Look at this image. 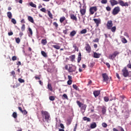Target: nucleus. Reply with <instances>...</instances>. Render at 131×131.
Returning <instances> with one entry per match:
<instances>
[{
  "label": "nucleus",
  "mask_w": 131,
  "mask_h": 131,
  "mask_svg": "<svg viewBox=\"0 0 131 131\" xmlns=\"http://www.w3.org/2000/svg\"><path fill=\"white\" fill-rule=\"evenodd\" d=\"M83 9H80V12L82 16H83V15H85V12H86L85 6H83Z\"/></svg>",
  "instance_id": "11"
},
{
  "label": "nucleus",
  "mask_w": 131,
  "mask_h": 131,
  "mask_svg": "<svg viewBox=\"0 0 131 131\" xmlns=\"http://www.w3.org/2000/svg\"><path fill=\"white\" fill-rule=\"evenodd\" d=\"M101 4H106L107 3V0H102L101 1Z\"/></svg>",
  "instance_id": "47"
},
{
  "label": "nucleus",
  "mask_w": 131,
  "mask_h": 131,
  "mask_svg": "<svg viewBox=\"0 0 131 131\" xmlns=\"http://www.w3.org/2000/svg\"><path fill=\"white\" fill-rule=\"evenodd\" d=\"M7 16L9 19H12V13L11 12H7Z\"/></svg>",
  "instance_id": "23"
},
{
  "label": "nucleus",
  "mask_w": 131,
  "mask_h": 131,
  "mask_svg": "<svg viewBox=\"0 0 131 131\" xmlns=\"http://www.w3.org/2000/svg\"><path fill=\"white\" fill-rule=\"evenodd\" d=\"M53 47L56 50H60V48H61L59 45H53Z\"/></svg>",
  "instance_id": "32"
},
{
  "label": "nucleus",
  "mask_w": 131,
  "mask_h": 131,
  "mask_svg": "<svg viewBox=\"0 0 131 131\" xmlns=\"http://www.w3.org/2000/svg\"><path fill=\"white\" fill-rule=\"evenodd\" d=\"M73 47L75 49V51L78 52V48L76 46V44H74Z\"/></svg>",
  "instance_id": "34"
},
{
  "label": "nucleus",
  "mask_w": 131,
  "mask_h": 131,
  "mask_svg": "<svg viewBox=\"0 0 131 131\" xmlns=\"http://www.w3.org/2000/svg\"><path fill=\"white\" fill-rule=\"evenodd\" d=\"M102 126H103V127H107V123H102Z\"/></svg>",
  "instance_id": "48"
},
{
  "label": "nucleus",
  "mask_w": 131,
  "mask_h": 131,
  "mask_svg": "<svg viewBox=\"0 0 131 131\" xmlns=\"http://www.w3.org/2000/svg\"><path fill=\"white\" fill-rule=\"evenodd\" d=\"M80 61H81V53H79L78 58H77V62L78 63H80Z\"/></svg>",
  "instance_id": "15"
},
{
  "label": "nucleus",
  "mask_w": 131,
  "mask_h": 131,
  "mask_svg": "<svg viewBox=\"0 0 131 131\" xmlns=\"http://www.w3.org/2000/svg\"><path fill=\"white\" fill-rule=\"evenodd\" d=\"M93 20H94L95 23H96V24L98 27V26H99V24H100L101 23V19H98L96 18H94Z\"/></svg>",
  "instance_id": "13"
},
{
  "label": "nucleus",
  "mask_w": 131,
  "mask_h": 131,
  "mask_svg": "<svg viewBox=\"0 0 131 131\" xmlns=\"http://www.w3.org/2000/svg\"><path fill=\"white\" fill-rule=\"evenodd\" d=\"M77 104L79 108H81V112L84 113L85 109H86V105L81 103L79 101H77Z\"/></svg>",
  "instance_id": "2"
},
{
  "label": "nucleus",
  "mask_w": 131,
  "mask_h": 131,
  "mask_svg": "<svg viewBox=\"0 0 131 131\" xmlns=\"http://www.w3.org/2000/svg\"><path fill=\"white\" fill-rule=\"evenodd\" d=\"M49 99L50 100V101H55V97L51 96L49 97Z\"/></svg>",
  "instance_id": "36"
},
{
  "label": "nucleus",
  "mask_w": 131,
  "mask_h": 131,
  "mask_svg": "<svg viewBox=\"0 0 131 131\" xmlns=\"http://www.w3.org/2000/svg\"><path fill=\"white\" fill-rule=\"evenodd\" d=\"M118 128L119 129V130H120V131H124V129H123V128H122V127L120 126H119L118 127Z\"/></svg>",
  "instance_id": "38"
},
{
  "label": "nucleus",
  "mask_w": 131,
  "mask_h": 131,
  "mask_svg": "<svg viewBox=\"0 0 131 131\" xmlns=\"http://www.w3.org/2000/svg\"><path fill=\"white\" fill-rule=\"evenodd\" d=\"M97 11H98V8L96 6L92 7L90 8V12L91 15H94L95 12H97Z\"/></svg>",
  "instance_id": "6"
},
{
  "label": "nucleus",
  "mask_w": 131,
  "mask_h": 131,
  "mask_svg": "<svg viewBox=\"0 0 131 131\" xmlns=\"http://www.w3.org/2000/svg\"><path fill=\"white\" fill-rule=\"evenodd\" d=\"M86 51L88 52V53H91V46L89 44H86L85 47Z\"/></svg>",
  "instance_id": "12"
},
{
  "label": "nucleus",
  "mask_w": 131,
  "mask_h": 131,
  "mask_svg": "<svg viewBox=\"0 0 131 131\" xmlns=\"http://www.w3.org/2000/svg\"><path fill=\"white\" fill-rule=\"evenodd\" d=\"M48 16L51 18V19H53V14L51 13V11H49L48 12Z\"/></svg>",
  "instance_id": "30"
},
{
  "label": "nucleus",
  "mask_w": 131,
  "mask_h": 131,
  "mask_svg": "<svg viewBox=\"0 0 131 131\" xmlns=\"http://www.w3.org/2000/svg\"><path fill=\"white\" fill-rule=\"evenodd\" d=\"M90 126L91 128H96V127H97V124L96 122H93L91 124Z\"/></svg>",
  "instance_id": "18"
},
{
  "label": "nucleus",
  "mask_w": 131,
  "mask_h": 131,
  "mask_svg": "<svg viewBox=\"0 0 131 131\" xmlns=\"http://www.w3.org/2000/svg\"><path fill=\"white\" fill-rule=\"evenodd\" d=\"M41 43L42 45H43V46H46L47 43V41L46 39H42L41 40Z\"/></svg>",
  "instance_id": "28"
},
{
  "label": "nucleus",
  "mask_w": 131,
  "mask_h": 131,
  "mask_svg": "<svg viewBox=\"0 0 131 131\" xmlns=\"http://www.w3.org/2000/svg\"><path fill=\"white\" fill-rule=\"evenodd\" d=\"M94 42H99V38H97L93 40Z\"/></svg>",
  "instance_id": "51"
},
{
  "label": "nucleus",
  "mask_w": 131,
  "mask_h": 131,
  "mask_svg": "<svg viewBox=\"0 0 131 131\" xmlns=\"http://www.w3.org/2000/svg\"><path fill=\"white\" fill-rule=\"evenodd\" d=\"M63 98H65V99H67V100H68V96H67V95L63 94Z\"/></svg>",
  "instance_id": "54"
},
{
  "label": "nucleus",
  "mask_w": 131,
  "mask_h": 131,
  "mask_svg": "<svg viewBox=\"0 0 131 131\" xmlns=\"http://www.w3.org/2000/svg\"><path fill=\"white\" fill-rule=\"evenodd\" d=\"M68 32L67 30H63V33L65 34H67Z\"/></svg>",
  "instance_id": "64"
},
{
  "label": "nucleus",
  "mask_w": 131,
  "mask_h": 131,
  "mask_svg": "<svg viewBox=\"0 0 131 131\" xmlns=\"http://www.w3.org/2000/svg\"><path fill=\"white\" fill-rule=\"evenodd\" d=\"M83 120H84V121H88V122H90V121H91V119L86 117H84L83 118Z\"/></svg>",
  "instance_id": "20"
},
{
  "label": "nucleus",
  "mask_w": 131,
  "mask_h": 131,
  "mask_svg": "<svg viewBox=\"0 0 131 131\" xmlns=\"http://www.w3.org/2000/svg\"><path fill=\"white\" fill-rule=\"evenodd\" d=\"M104 100L105 101V102H108V101H109V98L107 97H105L104 98Z\"/></svg>",
  "instance_id": "49"
},
{
  "label": "nucleus",
  "mask_w": 131,
  "mask_h": 131,
  "mask_svg": "<svg viewBox=\"0 0 131 131\" xmlns=\"http://www.w3.org/2000/svg\"><path fill=\"white\" fill-rule=\"evenodd\" d=\"M73 89H74V90H76V91H79V89L78 88L77 85H76V84H73Z\"/></svg>",
  "instance_id": "29"
},
{
  "label": "nucleus",
  "mask_w": 131,
  "mask_h": 131,
  "mask_svg": "<svg viewBox=\"0 0 131 131\" xmlns=\"http://www.w3.org/2000/svg\"><path fill=\"white\" fill-rule=\"evenodd\" d=\"M72 83V81L71 80H69L68 81V84H69V85H70Z\"/></svg>",
  "instance_id": "50"
},
{
  "label": "nucleus",
  "mask_w": 131,
  "mask_h": 131,
  "mask_svg": "<svg viewBox=\"0 0 131 131\" xmlns=\"http://www.w3.org/2000/svg\"><path fill=\"white\" fill-rule=\"evenodd\" d=\"M29 33H30V35H31V36L33 34L32 30L30 28H29Z\"/></svg>",
  "instance_id": "41"
},
{
  "label": "nucleus",
  "mask_w": 131,
  "mask_h": 131,
  "mask_svg": "<svg viewBox=\"0 0 131 131\" xmlns=\"http://www.w3.org/2000/svg\"><path fill=\"white\" fill-rule=\"evenodd\" d=\"M100 54H98V53H97L96 52H95L94 53V58H100Z\"/></svg>",
  "instance_id": "21"
},
{
  "label": "nucleus",
  "mask_w": 131,
  "mask_h": 131,
  "mask_svg": "<svg viewBox=\"0 0 131 131\" xmlns=\"http://www.w3.org/2000/svg\"><path fill=\"white\" fill-rule=\"evenodd\" d=\"M120 12V7L117 6L115 7L113 11V15L115 16V15H117Z\"/></svg>",
  "instance_id": "4"
},
{
  "label": "nucleus",
  "mask_w": 131,
  "mask_h": 131,
  "mask_svg": "<svg viewBox=\"0 0 131 131\" xmlns=\"http://www.w3.org/2000/svg\"><path fill=\"white\" fill-rule=\"evenodd\" d=\"M28 19L29 20V21H30V22H31V23H33L34 20H33V18H32V17L28 16Z\"/></svg>",
  "instance_id": "25"
},
{
  "label": "nucleus",
  "mask_w": 131,
  "mask_h": 131,
  "mask_svg": "<svg viewBox=\"0 0 131 131\" xmlns=\"http://www.w3.org/2000/svg\"><path fill=\"white\" fill-rule=\"evenodd\" d=\"M102 77L103 78V81L105 82H107L108 80H109V77L106 73L102 74Z\"/></svg>",
  "instance_id": "9"
},
{
  "label": "nucleus",
  "mask_w": 131,
  "mask_h": 131,
  "mask_svg": "<svg viewBox=\"0 0 131 131\" xmlns=\"http://www.w3.org/2000/svg\"><path fill=\"white\" fill-rule=\"evenodd\" d=\"M127 67H128V68H129L130 69H131V64H130V63H129V64L127 65Z\"/></svg>",
  "instance_id": "63"
},
{
  "label": "nucleus",
  "mask_w": 131,
  "mask_h": 131,
  "mask_svg": "<svg viewBox=\"0 0 131 131\" xmlns=\"http://www.w3.org/2000/svg\"><path fill=\"white\" fill-rule=\"evenodd\" d=\"M70 17L72 20H75V21L77 20V18L76 17V16L74 15V14H71L70 15Z\"/></svg>",
  "instance_id": "16"
},
{
  "label": "nucleus",
  "mask_w": 131,
  "mask_h": 131,
  "mask_svg": "<svg viewBox=\"0 0 131 131\" xmlns=\"http://www.w3.org/2000/svg\"><path fill=\"white\" fill-rule=\"evenodd\" d=\"M21 113H23V114H24V115H26V114H27V111H26V110H24L21 112Z\"/></svg>",
  "instance_id": "52"
},
{
  "label": "nucleus",
  "mask_w": 131,
  "mask_h": 131,
  "mask_svg": "<svg viewBox=\"0 0 131 131\" xmlns=\"http://www.w3.org/2000/svg\"><path fill=\"white\" fill-rule=\"evenodd\" d=\"M100 93H101L100 91H95L94 92L93 94L95 98H97V97H98L99 95H100Z\"/></svg>",
  "instance_id": "14"
},
{
  "label": "nucleus",
  "mask_w": 131,
  "mask_h": 131,
  "mask_svg": "<svg viewBox=\"0 0 131 131\" xmlns=\"http://www.w3.org/2000/svg\"><path fill=\"white\" fill-rule=\"evenodd\" d=\"M122 41L123 43H126V42H127V40H126L125 38L122 39Z\"/></svg>",
  "instance_id": "46"
},
{
  "label": "nucleus",
  "mask_w": 131,
  "mask_h": 131,
  "mask_svg": "<svg viewBox=\"0 0 131 131\" xmlns=\"http://www.w3.org/2000/svg\"><path fill=\"white\" fill-rule=\"evenodd\" d=\"M18 80L19 82H20V83H23V82H25V80L21 78H18Z\"/></svg>",
  "instance_id": "35"
},
{
  "label": "nucleus",
  "mask_w": 131,
  "mask_h": 131,
  "mask_svg": "<svg viewBox=\"0 0 131 131\" xmlns=\"http://www.w3.org/2000/svg\"><path fill=\"white\" fill-rule=\"evenodd\" d=\"M106 11H108V12L111 11V8L109 6H107L106 7Z\"/></svg>",
  "instance_id": "45"
},
{
  "label": "nucleus",
  "mask_w": 131,
  "mask_h": 131,
  "mask_svg": "<svg viewBox=\"0 0 131 131\" xmlns=\"http://www.w3.org/2000/svg\"><path fill=\"white\" fill-rule=\"evenodd\" d=\"M16 41L17 43H20V38H17L16 39Z\"/></svg>",
  "instance_id": "53"
},
{
  "label": "nucleus",
  "mask_w": 131,
  "mask_h": 131,
  "mask_svg": "<svg viewBox=\"0 0 131 131\" xmlns=\"http://www.w3.org/2000/svg\"><path fill=\"white\" fill-rule=\"evenodd\" d=\"M67 124H71V120H67Z\"/></svg>",
  "instance_id": "56"
},
{
  "label": "nucleus",
  "mask_w": 131,
  "mask_h": 131,
  "mask_svg": "<svg viewBox=\"0 0 131 131\" xmlns=\"http://www.w3.org/2000/svg\"><path fill=\"white\" fill-rule=\"evenodd\" d=\"M68 71L70 72H73L75 71L73 69V68H72V67H69Z\"/></svg>",
  "instance_id": "31"
},
{
  "label": "nucleus",
  "mask_w": 131,
  "mask_h": 131,
  "mask_svg": "<svg viewBox=\"0 0 131 131\" xmlns=\"http://www.w3.org/2000/svg\"><path fill=\"white\" fill-rule=\"evenodd\" d=\"M40 11H41V12H43L44 13H46V9L45 8H42L40 9Z\"/></svg>",
  "instance_id": "57"
},
{
  "label": "nucleus",
  "mask_w": 131,
  "mask_h": 131,
  "mask_svg": "<svg viewBox=\"0 0 131 131\" xmlns=\"http://www.w3.org/2000/svg\"><path fill=\"white\" fill-rule=\"evenodd\" d=\"M110 3H111V6L113 7V6H115L116 5H118V2L116 0H110Z\"/></svg>",
  "instance_id": "10"
},
{
  "label": "nucleus",
  "mask_w": 131,
  "mask_h": 131,
  "mask_svg": "<svg viewBox=\"0 0 131 131\" xmlns=\"http://www.w3.org/2000/svg\"><path fill=\"white\" fill-rule=\"evenodd\" d=\"M41 115L43 122H44L45 123H49V122H51V116L48 112L42 111Z\"/></svg>",
  "instance_id": "1"
},
{
  "label": "nucleus",
  "mask_w": 131,
  "mask_h": 131,
  "mask_svg": "<svg viewBox=\"0 0 131 131\" xmlns=\"http://www.w3.org/2000/svg\"><path fill=\"white\" fill-rule=\"evenodd\" d=\"M75 59V55H73L71 56V59L72 61H74V59Z\"/></svg>",
  "instance_id": "40"
},
{
  "label": "nucleus",
  "mask_w": 131,
  "mask_h": 131,
  "mask_svg": "<svg viewBox=\"0 0 131 131\" xmlns=\"http://www.w3.org/2000/svg\"><path fill=\"white\" fill-rule=\"evenodd\" d=\"M21 29L22 31H24V30H25V25H23Z\"/></svg>",
  "instance_id": "44"
},
{
  "label": "nucleus",
  "mask_w": 131,
  "mask_h": 131,
  "mask_svg": "<svg viewBox=\"0 0 131 131\" xmlns=\"http://www.w3.org/2000/svg\"><path fill=\"white\" fill-rule=\"evenodd\" d=\"M86 32H88L86 29H83L80 31L81 34H84L86 33Z\"/></svg>",
  "instance_id": "22"
},
{
  "label": "nucleus",
  "mask_w": 131,
  "mask_h": 131,
  "mask_svg": "<svg viewBox=\"0 0 131 131\" xmlns=\"http://www.w3.org/2000/svg\"><path fill=\"white\" fill-rule=\"evenodd\" d=\"M11 22L13 23V24H16L17 23L16 19H15L14 18H12Z\"/></svg>",
  "instance_id": "39"
},
{
  "label": "nucleus",
  "mask_w": 131,
  "mask_h": 131,
  "mask_svg": "<svg viewBox=\"0 0 131 131\" xmlns=\"http://www.w3.org/2000/svg\"><path fill=\"white\" fill-rule=\"evenodd\" d=\"M118 55H119V52L115 51L113 54H110L108 59H110V60H114Z\"/></svg>",
  "instance_id": "3"
},
{
  "label": "nucleus",
  "mask_w": 131,
  "mask_h": 131,
  "mask_svg": "<svg viewBox=\"0 0 131 131\" xmlns=\"http://www.w3.org/2000/svg\"><path fill=\"white\" fill-rule=\"evenodd\" d=\"M53 25L55 26V27H58V26H59V25L57 24L56 22L53 23Z\"/></svg>",
  "instance_id": "55"
},
{
  "label": "nucleus",
  "mask_w": 131,
  "mask_h": 131,
  "mask_svg": "<svg viewBox=\"0 0 131 131\" xmlns=\"http://www.w3.org/2000/svg\"><path fill=\"white\" fill-rule=\"evenodd\" d=\"M12 61H16V60H17V56H13L12 58Z\"/></svg>",
  "instance_id": "43"
},
{
  "label": "nucleus",
  "mask_w": 131,
  "mask_h": 131,
  "mask_svg": "<svg viewBox=\"0 0 131 131\" xmlns=\"http://www.w3.org/2000/svg\"><path fill=\"white\" fill-rule=\"evenodd\" d=\"M106 26L107 29H111L112 26H113V23H112V20H108L106 24Z\"/></svg>",
  "instance_id": "8"
},
{
  "label": "nucleus",
  "mask_w": 131,
  "mask_h": 131,
  "mask_svg": "<svg viewBox=\"0 0 131 131\" xmlns=\"http://www.w3.org/2000/svg\"><path fill=\"white\" fill-rule=\"evenodd\" d=\"M41 53L43 57H47V53H46L45 51H41Z\"/></svg>",
  "instance_id": "42"
},
{
  "label": "nucleus",
  "mask_w": 131,
  "mask_h": 131,
  "mask_svg": "<svg viewBox=\"0 0 131 131\" xmlns=\"http://www.w3.org/2000/svg\"><path fill=\"white\" fill-rule=\"evenodd\" d=\"M64 20H66V17L63 16L60 18V23H63L64 22Z\"/></svg>",
  "instance_id": "26"
},
{
  "label": "nucleus",
  "mask_w": 131,
  "mask_h": 131,
  "mask_svg": "<svg viewBox=\"0 0 131 131\" xmlns=\"http://www.w3.org/2000/svg\"><path fill=\"white\" fill-rule=\"evenodd\" d=\"M106 65L108 67V68H110V64L109 63L106 62Z\"/></svg>",
  "instance_id": "60"
},
{
  "label": "nucleus",
  "mask_w": 131,
  "mask_h": 131,
  "mask_svg": "<svg viewBox=\"0 0 131 131\" xmlns=\"http://www.w3.org/2000/svg\"><path fill=\"white\" fill-rule=\"evenodd\" d=\"M118 4H119L120 6H121L122 7H128V3L126 2L124 3L122 0H118Z\"/></svg>",
  "instance_id": "7"
},
{
  "label": "nucleus",
  "mask_w": 131,
  "mask_h": 131,
  "mask_svg": "<svg viewBox=\"0 0 131 131\" xmlns=\"http://www.w3.org/2000/svg\"><path fill=\"white\" fill-rule=\"evenodd\" d=\"M110 30H111V31H112L113 32H115L116 31V27L114 26L112 28H111V29H110Z\"/></svg>",
  "instance_id": "27"
},
{
  "label": "nucleus",
  "mask_w": 131,
  "mask_h": 131,
  "mask_svg": "<svg viewBox=\"0 0 131 131\" xmlns=\"http://www.w3.org/2000/svg\"><path fill=\"white\" fill-rule=\"evenodd\" d=\"M30 6H31V7H32L33 8H36V5L34 4L32 2L30 3Z\"/></svg>",
  "instance_id": "33"
},
{
  "label": "nucleus",
  "mask_w": 131,
  "mask_h": 131,
  "mask_svg": "<svg viewBox=\"0 0 131 131\" xmlns=\"http://www.w3.org/2000/svg\"><path fill=\"white\" fill-rule=\"evenodd\" d=\"M8 35L11 36V35H13V32H10L8 33Z\"/></svg>",
  "instance_id": "59"
},
{
  "label": "nucleus",
  "mask_w": 131,
  "mask_h": 131,
  "mask_svg": "<svg viewBox=\"0 0 131 131\" xmlns=\"http://www.w3.org/2000/svg\"><path fill=\"white\" fill-rule=\"evenodd\" d=\"M48 89L50 90L51 92H53V87H52V84H51V83H48Z\"/></svg>",
  "instance_id": "19"
},
{
  "label": "nucleus",
  "mask_w": 131,
  "mask_h": 131,
  "mask_svg": "<svg viewBox=\"0 0 131 131\" xmlns=\"http://www.w3.org/2000/svg\"><path fill=\"white\" fill-rule=\"evenodd\" d=\"M12 116L14 118H17V113L14 112L12 114Z\"/></svg>",
  "instance_id": "37"
},
{
  "label": "nucleus",
  "mask_w": 131,
  "mask_h": 131,
  "mask_svg": "<svg viewBox=\"0 0 131 131\" xmlns=\"http://www.w3.org/2000/svg\"><path fill=\"white\" fill-rule=\"evenodd\" d=\"M106 111H107L106 109V107H103L102 108V114H106Z\"/></svg>",
  "instance_id": "24"
},
{
  "label": "nucleus",
  "mask_w": 131,
  "mask_h": 131,
  "mask_svg": "<svg viewBox=\"0 0 131 131\" xmlns=\"http://www.w3.org/2000/svg\"><path fill=\"white\" fill-rule=\"evenodd\" d=\"M116 75L118 79H120V77H119V74H118V73H116Z\"/></svg>",
  "instance_id": "58"
},
{
  "label": "nucleus",
  "mask_w": 131,
  "mask_h": 131,
  "mask_svg": "<svg viewBox=\"0 0 131 131\" xmlns=\"http://www.w3.org/2000/svg\"><path fill=\"white\" fill-rule=\"evenodd\" d=\"M11 74H12V75H13V76H15V71H12L11 72Z\"/></svg>",
  "instance_id": "61"
},
{
  "label": "nucleus",
  "mask_w": 131,
  "mask_h": 131,
  "mask_svg": "<svg viewBox=\"0 0 131 131\" xmlns=\"http://www.w3.org/2000/svg\"><path fill=\"white\" fill-rule=\"evenodd\" d=\"M122 75L124 76V77H128V75H129L128 71L125 68L122 70Z\"/></svg>",
  "instance_id": "5"
},
{
  "label": "nucleus",
  "mask_w": 131,
  "mask_h": 131,
  "mask_svg": "<svg viewBox=\"0 0 131 131\" xmlns=\"http://www.w3.org/2000/svg\"><path fill=\"white\" fill-rule=\"evenodd\" d=\"M60 126L61 128H64V125L63 124H60Z\"/></svg>",
  "instance_id": "62"
},
{
  "label": "nucleus",
  "mask_w": 131,
  "mask_h": 131,
  "mask_svg": "<svg viewBox=\"0 0 131 131\" xmlns=\"http://www.w3.org/2000/svg\"><path fill=\"white\" fill-rule=\"evenodd\" d=\"M75 34H76V31L74 30L70 33V36L71 37H73V36H74Z\"/></svg>",
  "instance_id": "17"
}]
</instances>
